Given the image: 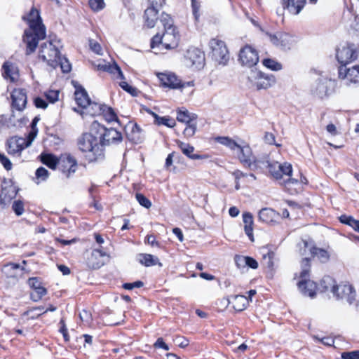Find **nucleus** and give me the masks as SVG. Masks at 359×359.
I'll use <instances>...</instances> for the list:
<instances>
[{
  "instance_id": "ea45409f",
  "label": "nucleus",
  "mask_w": 359,
  "mask_h": 359,
  "mask_svg": "<svg viewBox=\"0 0 359 359\" xmlns=\"http://www.w3.org/2000/svg\"><path fill=\"white\" fill-rule=\"evenodd\" d=\"M344 77H346L347 81H349V83H346V85H350V83L359 84V70L355 66L351 69H348Z\"/></svg>"
},
{
  "instance_id": "603ef678",
  "label": "nucleus",
  "mask_w": 359,
  "mask_h": 359,
  "mask_svg": "<svg viewBox=\"0 0 359 359\" xmlns=\"http://www.w3.org/2000/svg\"><path fill=\"white\" fill-rule=\"evenodd\" d=\"M12 210L18 216L22 215L25 210L23 202L20 200L15 201L12 205Z\"/></svg>"
},
{
  "instance_id": "a18cd8bd",
  "label": "nucleus",
  "mask_w": 359,
  "mask_h": 359,
  "mask_svg": "<svg viewBox=\"0 0 359 359\" xmlns=\"http://www.w3.org/2000/svg\"><path fill=\"white\" fill-rule=\"evenodd\" d=\"M88 5L90 9L94 12H100L105 7L104 0H89Z\"/></svg>"
},
{
  "instance_id": "774afa93",
  "label": "nucleus",
  "mask_w": 359,
  "mask_h": 359,
  "mask_svg": "<svg viewBox=\"0 0 359 359\" xmlns=\"http://www.w3.org/2000/svg\"><path fill=\"white\" fill-rule=\"evenodd\" d=\"M355 219L352 216H348L346 215H343L339 217V221L345 224H347L350 226H352L353 223Z\"/></svg>"
},
{
  "instance_id": "3c124183",
  "label": "nucleus",
  "mask_w": 359,
  "mask_h": 359,
  "mask_svg": "<svg viewBox=\"0 0 359 359\" xmlns=\"http://www.w3.org/2000/svg\"><path fill=\"white\" fill-rule=\"evenodd\" d=\"M135 198L140 205H141L142 207L149 209L151 206V202L144 195L140 193H137L135 194Z\"/></svg>"
},
{
  "instance_id": "2f4dec72",
  "label": "nucleus",
  "mask_w": 359,
  "mask_h": 359,
  "mask_svg": "<svg viewBox=\"0 0 359 359\" xmlns=\"http://www.w3.org/2000/svg\"><path fill=\"white\" fill-rule=\"evenodd\" d=\"M259 219L263 222L270 224L275 222V217H278V215L271 208H262L259 212Z\"/></svg>"
},
{
  "instance_id": "864d4df0",
  "label": "nucleus",
  "mask_w": 359,
  "mask_h": 359,
  "mask_svg": "<svg viewBox=\"0 0 359 359\" xmlns=\"http://www.w3.org/2000/svg\"><path fill=\"white\" fill-rule=\"evenodd\" d=\"M191 1L193 15L195 20L198 21L200 17L201 2L198 0H191Z\"/></svg>"
},
{
  "instance_id": "9b49d317",
  "label": "nucleus",
  "mask_w": 359,
  "mask_h": 359,
  "mask_svg": "<svg viewBox=\"0 0 359 359\" xmlns=\"http://www.w3.org/2000/svg\"><path fill=\"white\" fill-rule=\"evenodd\" d=\"M336 57L342 66L354 61L357 58V52L353 44L341 45L337 49Z\"/></svg>"
},
{
  "instance_id": "ddd939ff",
  "label": "nucleus",
  "mask_w": 359,
  "mask_h": 359,
  "mask_svg": "<svg viewBox=\"0 0 359 359\" xmlns=\"http://www.w3.org/2000/svg\"><path fill=\"white\" fill-rule=\"evenodd\" d=\"M332 294L337 299L346 300L349 304L355 299V291L352 285L348 284L338 285Z\"/></svg>"
},
{
  "instance_id": "4d7b16f0",
  "label": "nucleus",
  "mask_w": 359,
  "mask_h": 359,
  "mask_svg": "<svg viewBox=\"0 0 359 359\" xmlns=\"http://www.w3.org/2000/svg\"><path fill=\"white\" fill-rule=\"evenodd\" d=\"M46 99L51 103L55 102L58 100L59 91L58 90H49L45 93Z\"/></svg>"
},
{
  "instance_id": "79ce46f5",
  "label": "nucleus",
  "mask_w": 359,
  "mask_h": 359,
  "mask_svg": "<svg viewBox=\"0 0 359 359\" xmlns=\"http://www.w3.org/2000/svg\"><path fill=\"white\" fill-rule=\"evenodd\" d=\"M327 81L324 79H320L317 82L316 88L314 90V93L319 97H323L327 95Z\"/></svg>"
},
{
  "instance_id": "c756f323",
  "label": "nucleus",
  "mask_w": 359,
  "mask_h": 359,
  "mask_svg": "<svg viewBox=\"0 0 359 359\" xmlns=\"http://www.w3.org/2000/svg\"><path fill=\"white\" fill-rule=\"evenodd\" d=\"M197 119V115L194 113H190L186 109H179L177 111V120L179 122L189 124L191 122H194Z\"/></svg>"
},
{
  "instance_id": "c85d7f7f",
  "label": "nucleus",
  "mask_w": 359,
  "mask_h": 359,
  "mask_svg": "<svg viewBox=\"0 0 359 359\" xmlns=\"http://www.w3.org/2000/svg\"><path fill=\"white\" fill-rule=\"evenodd\" d=\"M158 11L155 8H147L144 11V18L145 25L148 28H153L158 19Z\"/></svg>"
},
{
  "instance_id": "f03ea898",
  "label": "nucleus",
  "mask_w": 359,
  "mask_h": 359,
  "mask_svg": "<svg viewBox=\"0 0 359 359\" xmlns=\"http://www.w3.org/2000/svg\"><path fill=\"white\" fill-rule=\"evenodd\" d=\"M77 144L79 150L85 154L86 158L88 162L104 159V149L100 146L97 135L93 131L83 133L78 139Z\"/></svg>"
},
{
  "instance_id": "6e6552de",
  "label": "nucleus",
  "mask_w": 359,
  "mask_h": 359,
  "mask_svg": "<svg viewBox=\"0 0 359 359\" xmlns=\"http://www.w3.org/2000/svg\"><path fill=\"white\" fill-rule=\"evenodd\" d=\"M58 47L53 43V41L43 43L40 46L39 57L47 64L55 69L57 67V58L60 54Z\"/></svg>"
},
{
  "instance_id": "c9c22d12",
  "label": "nucleus",
  "mask_w": 359,
  "mask_h": 359,
  "mask_svg": "<svg viewBox=\"0 0 359 359\" xmlns=\"http://www.w3.org/2000/svg\"><path fill=\"white\" fill-rule=\"evenodd\" d=\"M16 195L14 188L2 187L0 194V204L5 206Z\"/></svg>"
},
{
  "instance_id": "aec40b11",
  "label": "nucleus",
  "mask_w": 359,
  "mask_h": 359,
  "mask_svg": "<svg viewBox=\"0 0 359 359\" xmlns=\"http://www.w3.org/2000/svg\"><path fill=\"white\" fill-rule=\"evenodd\" d=\"M306 3V0H282L283 7L293 15L299 14Z\"/></svg>"
},
{
  "instance_id": "69168bd1",
  "label": "nucleus",
  "mask_w": 359,
  "mask_h": 359,
  "mask_svg": "<svg viewBox=\"0 0 359 359\" xmlns=\"http://www.w3.org/2000/svg\"><path fill=\"white\" fill-rule=\"evenodd\" d=\"M154 347L155 348H163L165 351H168L170 349L168 345L164 342L163 339L162 337H159L157 339L156 342L154 344Z\"/></svg>"
},
{
  "instance_id": "bb28decb",
  "label": "nucleus",
  "mask_w": 359,
  "mask_h": 359,
  "mask_svg": "<svg viewBox=\"0 0 359 359\" xmlns=\"http://www.w3.org/2000/svg\"><path fill=\"white\" fill-rule=\"evenodd\" d=\"M98 69L102 70L103 72H109L114 75L116 79H123L124 76L121 68L116 64H99L97 65Z\"/></svg>"
},
{
  "instance_id": "2eb2a0df",
  "label": "nucleus",
  "mask_w": 359,
  "mask_h": 359,
  "mask_svg": "<svg viewBox=\"0 0 359 359\" xmlns=\"http://www.w3.org/2000/svg\"><path fill=\"white\" fill-rule=\"evenodd\" d=\"M11 97L12 100V109H15L19 111H22L25 109L27 102V97L25 89H14L11 94Z\"/></svg>"
},
{
  "instance_id": "5701e85b",
  "label": "nucleus",
  "mask_w": 359,
  "mask_h": 359,
  "mask_svg": "<svg viewBox=\"0 0 359 359\" xmlns=\"http://www.w3.org/2000/svg\"><path fill=\"white\" fill-rule=\"evenodd\" d=\"M126 136L130 142L135 144H139L144 140L143 130L137 123H133L131 125V129L130 132L126 130Z\"/></svg>"
},
{
  "instance_id": "f3484780",
  "label": "nucleus",
  "mask_w": 359,
  "mask_h": 359,
  "mask_svg": "<svg viewBox=\"0 0 359 359\" xmlns=\"http://www.w3.org/2000/svg\"><path fill=\"white\" fill-rule=\"evenodd\" d=\"M105 255L106 253L100 249L93 250L86 257V262L88 267L92 269H100L104 264L102 258Z\"/></svg>"
},
{
  "instance_id": "7c9ffc66",
  "label": "nucleus",
  "mask_w": 359,
  "mask_h": 359,
  "mask_svg": "<svg viewBox=\"0 0 359 359\" xmlns=\"http://www.w3.org/2000/svg\"><path fill=\"white\" fill-rule=\"evenodd\" d=\"M243 221L244 223V230L246 235L248 236L249 239L251 241H254L253 236V217L252 215L250 212H244L243 214Z\"/></svg>"
},
{
  "instance_id": "de8ad7c7",
  "label": "nucleus",
  "mask_w": 359,
  "mask_h": 359,
  "mask_svg": "<svg viewBox=\"0 0 359 359\" xmlns=\"http://www.w3.org/2000/svg\"><path fill=\"white\" fill-rule=\"evenodd\" d=\"M262 63L266 67L271 69V70L277 71L282 68V65L280 63L272 59H264Z\"/></svg>"
},
{
  "instance_id": "052dcab7",
  "label": "nucleus",
  "mask_w": 359,
  "mask_h": 359,
  "mask_svg": "<svg viewBox=\"0 0 359 359\" xmlns=\"http://www.w3.org/2000/svg\"><path fill=\"white\" fill-rule=\"evenodd\" d=\"M119 86L126 92L130 93L132 95H137V89L131 86H130L127 82L126 81H121L119 83Z\"/></svg>"
},
{
  "instance_id": "09e8293b",
  "label": "nucleus",
  "mask_w": 359,
  "mask_h": 359,
  "mask_svg": "<svg viewBox=\"0 0 359 359\" xmlns=\"http://www.w3.org/2000/svg\"><path fill=\"white\" fill-rule=\"evenodd\" d=\"M218 141L219 143L229 147L231 149H235L239 146L234 140L228 137H219Z\"/></svg>"
},
{
  "instance_id": "dca6fc26",
  "label": "nucleus",
  "mask_w": 359,
  "mask_h": 359,
  "mask_svg": "<svg viewBox=\"0 0 359 359\" xmlns=\"http://www.w3.org/2000/svg\"><path fill=\"white\" fill-rule=\"evenodd\" d=\"M31 144V141H27L22 137H12L7 140V151L9 154H20L21 151Z\"/></svg>"
},
{
  "instance_id": "5fc2aeb1",
  "label": "nucleus",
  "mask_w": 359,
  "mask_h": 359,
  "mask_svg": "<svg viewBox=\"0 0 359 359\" xmlns=\"http://www.w3.org/2000/svg\"><path fill=\"white\" fill-rule=\"evenodd\" d=\"M48 170L43 167H40L35 172L36 177L41 181H45L48 177Z\"/></svg>"
},
{
  "instance_id": "f704fd0d",
  "label": "nucleus",
  "mask_w": 359,
  "mask_h": 359,
  "mask_svg": "<svg viewBox=\"0 0 359 359\" xmlns=\"http://www.w3.org/2000/svg\"><path fill=\"white\" fill-rule=\"evenodd\" d=\"M337 285L335 280L330 276H325L320 283L323 292L330 291L332 293Z\"/></svg>"
},
{
  "instance_id": "423d86ee",
  "label": "nucleus",
  "mask_w": 359,
  "mask_h": 359,
  "mask_svg": "<svg viewBox=\"0 0 359 359\" xmlns=\"http://www.w3.org/2000/svg\"><path fill=\"white\" fill-rule=\"evenodd\" d=\"M262 31L269 37L271 43L280 50H289L297 43L296 38L287 32L278 31L273 34L263 29Z\"/></svg>"
},
{
  "instance_id": "6e6d98bb",
  "label": "nucleus",
  "mask_w": 359,
  "mask_h": 359,
  "mask_svg": "<svg viewBox=\"0 0 359 359\" xmlns=\"http://www.w3.org/2000/svg\"><path fill=\"white\" fill-rule=\"evenodd\" d=\"M246 258L247 256H243V255H236L234 257V261L236 263V266L241 269L246 267Z\"/></svg>"
},
{
  "instance_id": "6ab92c4d",
  "label": "nucleus",
  "mask_w": 359,
  "mask_h": 359,
  "mask_svg": "<svg viewBox=\"0 0 359 359\" xmlns=\"http://www.w3.org/2000/svg\"><path fill=\"white\" fill-rule=\"evenodd\" d=\"M74 87L76 88L74 93L76 102L83 109L86 108L90 101L87 91L81 85H75Z\"/></svg>"
},
{
  "instance_id": "f8f14e48",
  "label": "nucleus",
  "mask_w": 359,
  "mask_h": 359,
  "mask_svg": "<svg viewBox=\"0 0 359 359\" xmlns=\"http://www.w3.org/2000/svg\"><path fill=\"white\" fill-rule=\"evenodd\" d=\"M238 60L243 65L252 67L259 62L258 53L252 46L246 45L240 50Z\"/></svg>"
},
{
  "instance_id": "338daca9",
  "label": "nucleus",
  "mask_w": 359,
  "mask_h": 359,
  "mask_svg": "<svg viewBox=\"0 0 359 359\" xmlns=\"http://www.w3.org/2000/svg\"><path fill=\"white\" fill-rule=\"evenodd\" d=\"M34 103L36 108L46 109L48 107V103L46 100L40 97H35Z\"/></svg>"
},
{
  "instance_id": "393cba45",
  "label": "nucleus",
  "mask_w": 359,
  "mask_h": 359,
  "mask_svg": "<svg viewBox=\"0 0 359 359\" xmlns=\"http://www.w3.org/2000/svg\"><path fill=\"white\" fill-rule=\"evenodd\" d=\"M170 39H172V37H165V32L162 36L159 34H156L152 37L151 40V48H154L155 47L161 44L166 49L172 48L176 46L177 43L176 41H174L172 44L168 43L167 41H170ZM173 40L175 41V39Z\"/></svg>"
},
{
  "instance_id": "58836bf2",
  "label": "nucleus",
  "mask_w": 359,
  "mask_h": 359,
  "mask_svg": "<svg viewBox=\"0 0 359 359\" xmlns=\"http://www.w3.org/2000/svg\"><path fill=\"white\" fill-rule=\"evenodd\" d=\"M59 160L60 158H57L55 155L51 154L41 155L42 163L53 170H55L57 166Z\"/></svg>"
},
{
  "instance_id": "cd10ccee",
  "label": "nucleus",
  "mask_w": 359,
  "mask_h": 359,
  "mask_svg": "<svg viewBox=\"0 0 359 359\" xmlns=\"http://www.w3.org/2000/svg\"><path fill=\"white\" fill-rule=\"evenodd\" d=\"M177 144L178 147L180 148L182 152L191 159L196 160L203 159L205 158V156L193 154L195 149L193 146L190 145L189 144L184 143L180 140L177 141Z\"/></svg>"
},
{
  "instance_id": "c03bdc74",
  "label": "nucleus",
  "mask_w": 359,
  "mask_h": 359,
  "mask_svg": "<svg viewBox=\"0 0 359 359\" xmlns=\"http://www.w3.org/2000/svg\"><path fill=\"white\" fill-rule=\"evenodd\" d=\"M101 115H103L108 122L118 121L117 116L114 109L107 105H105L104 109L103 110V112H102Z\"/></svg>"
},
{
  "instance_id": "9d476101",
  "label": "nucleus",
  "mask_w": 359,
  "mask_h": 359,
  "mask_svg": "<svg viewBox=\"0 0 359 359\" xmlns=\"http://www.w3.org/2000/svg\"><path fill=\"white\" fill-rule=\"evenodd\" d=\"M209 44L212 50V58L219 65H225L229 60L228 50L225 43L222 40L212 39Z\"/></svg>"
},
{
  "instance_id": "680f3d73",
  "label": "nucleus",
  "mask_w": 359,
  "mask_h": 359,
  "mask_svg": "<svg viewBox=\"0 0 359 359\" xmlns=\"http://www.w3.org/2000/svg\"><path fill=\"white\" fill-rule=\"evenodd\" d=\"M149 8H155L159 11L165 2V0H148Z\"/></svg>"
},
{
  "instance_id": "e433bc0d",
  "label": "nucleus",
  "mask_w": 359,
  "mask_h": 359,
  "mask_svg": "<svg viewBox=\"0 0 359 359\" xmlns=\"http://www.w3.org/2000/svg\"><path fill=\"white\" fill-rule=\"evenodd\" d=\"M139 262L145 266H151L156 264L161 265L158 259L150 254H140L138 255Z\"/></svg>"
},
{
  "instance_id": "8fccbe9b",
  "label": "nucleus",
  "mask_w": 359,
  "mask_h": 359,
  "mask_svg": "<svg viewBox=\"0 0 359 359\" xmlns=\"http://www.w3.org/2000/svg\"><path fill=\"white\" fill-rule=\"evenodd\" d=\"M196 121L191 122L189 124H187L186 128L184 129L183 133L185 137H191L194 135L196 131Z\"/></svg>"
},
{
  "instance_id": "b1692460",
  "label": "nucleus",
  "mask_w": 359,
  "mask_h": 359,
  "mask_svg": "<svg viewBox=\"0 0 359 359\" xmlns=\"http://www.w3.org/2000/svg\"><path fill=\"white\" fill-rule=\"evenodd\" d=\"M160 20L164 27L165 37H172V39H176L175 28L173 26L172 20L170 15L163 13Z\"/></svg>"
},
{
  "instance_id": "39448f33",
  "label": "nucleus",
  "mask_w": 359,
  "mask_h": 359,
  "mask_svg": "<svg viewBox=\"0 0 359 359\" xmlns=\"http://www.w3.org/2000/svg\"><path fill=\"white\" fill-rule=\"evenodd\" d=\"M250 87L257 90H266L276 83V78L273 74H265L257 69H252L248 77Z\"/></svg>"
},
{
  "instance_id": "4c0bfd02",
  "label": "nucleus",
  "mask_w": 359,
  "mask_h": 359,
  "mask_svg": "<svg viewBox=\"0 0 359 359\" xmlns=\"http://www.w3.org/2000/svg\"><path fill=\"white\" fill-rule=\"evenodd\" d=\"M105 104H98L95 102L90 101V104H88L87 107L85 108L86 113L89 115L94 116L101 115L102 112L104 109Z\"/></svg>"
},
{
  "instance_id": "20e7f679",
  "label": "nucleus",
  "mask_w": 359,
  "mask_h": 359,
  "mask_svg": "<svg viewBox=\"0 0 359 359\" xmlns=\"http://www.w3.org/2000/svg\"><path fill=\"white\" fill-rule=\"evenodd\" d=\"M302 271L299 275L301 280L297 283L298 289L304 296L313 298L316 295V283L310 280L309 272L311 268L310 259L305 257L301 262Z\"/></svg>"
},
{
  "instance_id": "4468645a",
  "label": "nucleus",
  "mask_w": 359,
  "mask_h": 359,
  "mask_svg": "<svg viewBox=\"0 0 359 359\" xmlns=\"http://www.w3.org/2000/svg\"><path fill=\"white\" fill-rule=\"evenodd\" d=\"M57 167L67 177H69L77 169V161L70 155H64L60 157Z\"/></svg>"
},
{
  "instance_id": "473e14b6",
  "label": "nucleus",
  "mask_w": 359,
  "mask_h": 359,
  "mask_svg": "<svg viewBox=\"0 0 359 359\" xmlns=\"http://www.w3.org/2000/svg\"><path fill=\"white\" fill-rule=\"evenodd\" d=\"M309 251L313 257H317L319 261L322 263H326L330 259V253L323 248H317L316 246H310Z\"/></svg>"
},
{
  "instance_id": "4be33fe9",
  "label": "nucleus",
  "mask_w": 359,
  "mask_h": 359,
  "mask_svg": "<svg viewBox=\"0 0 359 359\" xmlns=\"http://www.w3.org/2000/svg\"><path fill=\"white\" fill-rule=\"evenodd\" d=\"M228 304H232L236 311H242L246 309L248 304V299L241 294L231 296L227 299Z\"/></svg>"
},
{
  "instance_id": "a211bd4d",
  "label": "nucleus",
  "mask_w": 359,
  "mask_h": 359,
  "mask_svg": "<svg viewBox=\"0 0 359 359\" xmlns=\"http://www.w3.org/2000/svg\"><path fill=\"white\" fill-rule=\"evenodd\" d=\"M186 58L189 60L191 65L200 68L204 65L205 54L199 48H191L187 52Z\"/></svg>"
},
{
  "instance_id": "a19ab883",
  "label": "nucleus",
  "mask_w": 359,
  "mask_h": 359,
  "mask_svg": "<svg viewBox=\"0 0 359 359\" xmlns=\"http://www.w3.org/2000/svg\"><path fill=\"white\" fill-rule=\"evenodd\" d=\"M154 123L160 126L164 125L168 128H172L175 125V121L170 116H159L158 114H154Z\"/></svg>"
},
{
  "instance_id": "a878e982",
  "label": "nucleus",
  "mask_w": 359,
  "mask_h": 359,
  "mask_svg": "<svg viewBox=\"0 0 359 359\" xmlns=\"http://www.w3.org/2000/svg\"><path fill=\"white\" fill-rule=\"evenodd\" d=\"M240 151L238 158L240 161L246 167L250 168V165L252 163L255 158L252 156L251 148L249 146L241 147L237 148Z\"/></svg>"
},
{
  "instance_id": "0eeeda50",
  "label": "nucleus",
  "mask_w": 359,
  "mask_h": 359,
  "mask_svg": "<svg viewBox=\"0 0 359 359\" xmlns=\"http://www.w3.org/2000/svg\"><path fill=\"white\" fill-rule=\"evenodd\" d=\"M267 172L276 180H280L284 175L287 176L288 178L284 181L285 184H296L298 182L297 180L290 177L292 173V167L290 163L287 162L280 164L277 161H271Z\"/></svg>"
},
{
  "instance_id": "bf43d9fd",
  "label": "nucleus",
  "mask_w": 359,
  "mask_h": 359,
  "mask_svg": "<svg viewBox=\"0 0 359 359\" xmlns=\"http://www.w3.org/2000/svg\"><path fill=\"white\" fill-rule=\"evenodd\" d=\"M0 163L6 170L12 169V163L4 154L0 153Z\"/></svg>"
},
{
  "instance_id": "412c9836",
  "label": "nucleus",
  "mask_w": 359,
  "mask_h": 359,
  "mask_svg": "<svg viewBox=\"0 0 359 359\" xmlns=\"http://www.w3.org/2000/svg\"><path fill=\"white\" fill-rule=\"evenodd\" d=\"M271 160L268 156H264L260 158L253 159L252 163L250 165V170L252 171H259L260 172L266 173L269 168Z\"/></svg>"
},
{
  "instance_id": "72a5a7b5",
  "label": "nucleus",
  "mask_w": 359,
  "mask_h": 359,
  "mask_svg": "<svg viewBox=\"0 0 359 359\" xmlns=\"http://www.w3.org/2000/svg\"><path fill=\"white\" fill-rule=\"evenodd\" d=\"M2 74L4 78L10 79L11 81L13 82L17 79L18 73L15 68L12 64L5 62L2 66Z\"/></svg>"
},
{
  "instance_id": "e2e57ef3",
  "label": "nucleus",
  "mask_w": 359,
  "mask_h": 359,
  "mask_svg": "<svg viewBox=\"0 0 359 359\" xmlns=\"http://www.w3.org/2000/svg\"><path fill=\"white\" fill-rule=\"evenodd\" d=\"M144 285V283L141 280H137L134 283H126L123 285V287L126 290H133L135 287H141Z\"/></svg>"
},
{
  "instance_id": "f257e3e1",
  "label": "nucleus",
  "mask_w": 359,
  "mask_h": 359,
  "mask_svg": "<svg viewBox=\"0 0 359 359\" xmlns=\"http://www.w3.org/2000/svg\"><path fill=\"white\" fill-rule=\"evenodd\" d=\"M22 20L26 21L29 29H26L23 35V41L26 43V54L34 53L37 47L39 40L46 37V27L42 23L38 10L32 8L28 14L22 16Z\"/></svg>"
},
{
  "instance_id": "49530a36",
  "label": "nucleus",
  "mask_w": 359,
  "mask_h": 359,
  "mask_svg": "<svg viewBox=\"0 0 359 359\" xmlns=\"http://www.w3.org/2000/svg\"><path fill=\"white\" fill-rule=\"evenodd\" d=\"M25 119L24 118H20L18 119H15V114L13 111L11 116L8 118V128L12 127H22V126L25 123Z\"/></svg>"
},
{
  "instance_id": "1a4fd4ad",
  "label": "nucleus",
  "mask_w": 359,
  "mask_h": 359,
  "mask_svg": "<svg viewBox=\"0 0 359 359\" xmlns=\"http://www.w3.org/2000/svg\"><path fill=\"white\" fill-rule=\"evenodd\" d=\"M157 76L161 84L171 89H182L187 86H193L194 81L182 82L177 75L172 72L158 73Z\"/></svg>"
},
{
  "instance_id": "7ed1b4c3",
  "label": "nucleus",
  "mask_w": 359,
  "mask_h": 359,
  "mask_svg": "<svg viewBox=\"0 0 359 359\" xmlns=\"http://www.w3.org/2000/svg\"><path fill=\"white\" fill-rule=\"evenodd\" d=\"M91 131L95 133L102 148L111 144H118L122 141V135L113 128H107L98 121H95L91 124Z\"/></svg>"
},
{
  "instance_id": "0e129e2a",
  "label": "nucleus",
  "mask_w": 359,
  "mask_h": 359,
  "mask_svg": "<svg viewBox=\"0 0 359 359\" xmlns=\"http://www.w3.org/2000/svg\"><path fill=\"white\" fill-rule=\"evenodd\" d=\"M145 243L151 245L152 247H158L161 248V245L159 242L156 241V237L154 235H148L146 237Z\"/></svg>"
},
{
  "instance_id": "13d9d810",
  "label": "nucleus",
  "mask_w": 359,
  "mask_h": 359,
  "mask_svg": "<svg viewBox=\"0 0 359 359\" xmlns=\"http://www.w3.org/2000/svg\"><path fill=\"white\" fill-rule=\"evenodd\" d=\"M341 357L342 359H359V350L343 352Z\"/></svg>"
},
{
  "instance_id": "37998d69",
  "label": "nucleus",
  "mask_w": 359,
  "mask_h": 359,
  "mask_svg": "<svg viewBox=\"0 0 359 359\" xmlns=\"http://www.w3.org/2000/svg\"><path fill=\"white\" fill-rule=\"evenodd\" d=\"M57 67L60 66L63 73H69L71 71L72 66L69 60L63 57H62L60 53L57 58Z\"/></svg>"
}]
</instances>
